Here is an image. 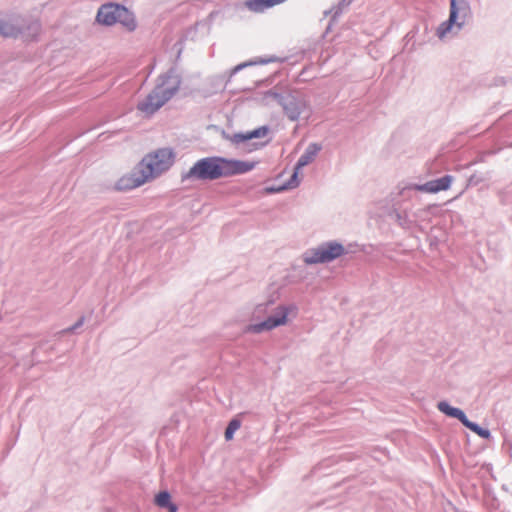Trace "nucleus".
Instances as JSON below:
<instances>
[{"mask_svg": "<svg viewBox=\"0 0 512 512\" xmlns=\"http://www.w3.org/2000/svg\"><path fill=\"white\" fill-rule=\"evenodd\" d=\"M256 163L222 157H207L197 161L186 174V178L215 180L222 177L247 173Z\"/></svg>", "mask_w": 512, "mask_h": 512, "instance_id": "obj_1", "label": "nucleus"}, {"mask_svg": "<svg viewBox=\"0 0 512 512\" xmlns=\"http://www.w3.org/2000/svg\"><path fill=\"white\" fill-rule=\"evenodd\" d=\"M180 83V78L176 75L165 76L147 97L138 103V110L146 116L152 115L174 96Z\"/></svg>", "mask_w": 512, "mask_h": 512, "instance_id": "obj_2", "label": "nucleus"}, {"mask_svg": "<svg viewBox=\"0 0 512 512\" xmlns=\"http://www.w3.org/2000/svg\"><path fill=\"white\" fill-rule=\"evenodd\" d=\"M175 161V153L170 148H159L148 153L138 164L139 173H143L150 182L170 169Z\"/></svg>", "mask_w": 512, "mask_h": 512, "instance_id": "obj_3", "label": "nucleus"}, {"mask_svg": "<svg viewBox=\"0 0 512 512\" xmlns=\"http://www.w3.org/2000/svg\"><path fill=\"white\" fill-rule=\"evenodd\" d=\"M96 20L98 23L107 26L120 23L129 31H133L136 28L133 14L124 6L114 3L102 5L98 10Z\"/></svg>", "mask_w": 512, "mask_h": 512, "instance_id": "obj_4", "label": "nucleus"}, {"mask_svg": "<svg viewBox=\"0 0 512 512\" xmlns=\"http://www.w3.org/2000/svg\"><path fill=\"white\" fill-rule=\"evenodd\" d=\"M470 15V8L465 0H451L450 15L437 29V36L443 39L452 29L453 25L461 28Z\"/></svg>", "mask_w": 512, "mask_h": 512, "instance_id": "obj_5", "label": "nucleus"}, {"mask_svg": "<svg viewBox=\"0 0 512 512\" xmlns=\"http://www.w3.org/2000/svg\"><path fill=\"white\" fill-rule=\"evenodd\" d=\"M344 253V247L341 244L329 242L315 249L309 250L304 257L306 264H317L331 262Z\"/></svg>", "mask_w": 512, "mask_h": 512, "instance_id": "obj_6", "label": "nucleus"}, {"mask_svg": "<svg viewBox=\"0 0 512 512\" xmlns=\"http://www.w3.org/2000/svg\"><path fill=\"white\" fill-rule=\"evenodd\" d=\"M438 409L446 414L449 417L457 418L465 427L479 435L484 439H488L490 437V431L488 429H484L479 425L471 422L466 417L465 413L459 408H455L450 406L447 402H439L437 405Z\"/></svg>", "mask_w": 512, "mask_h": 512, "instance_id": "obj_7", "label": "nucleus"}, {"mask_svg": "<svg viewBox=\"0 0 512 512\" xmlns=\"http://www.w3.org/2000/svg\"><path fill=\"white\" fill-rule=\"evenodd\" d=\"M147 182H149L147 177H145L143 173H139V166H137L136 171L125 174L119 178L114 185V189L120 192L129 191L138 188Z\"/></svg>", "mask_w": 512, "mask_h": 512, "instance_id": "obj_8", "label": "nucleus"}, {"mask_svg": "<svg viewBox=\"0 0 512 512\" xmlns=\"http://www.w3.org/2000/svg\"><path fill=\"white\" fill-rule=\"evenodd\" d=\"M288 308L279 307L277 308L273 316L268 317L265 321L253 325L251 327L254 332H261L264 330H270L277 326L284 325L287 322Z\"/></svg>", "mask_w": 512, "mask_h": 512, "instance_id": "obj_9", "label": "nucleus"}, {"mask_svg": "<svg viewBox=\"0 0 512 512\" xmlns=\"http://www.w3.org/2000/svg\"><path fill=\"white\" fill-rule=\"evenodd\" d=\"M23 22V19L17 16L0 17V36H18L22 33Z\"/></svg>", "mask_w": 512, "mask_h": 512, "instance_id": "obj_10", "label": "nucleus"}, {"mask_svg": "<svg viewBox=\"0 0 512 512\" xmlns=\"http://www.w3.org/2000/svg\"><path fill=\"white\" fill-rule=\"evenodd\" d=\"M319 147L315 144H312L310 145L307 150L305 151V153L303 155H301V157L299 158L297 164H296V169H295V172L292 176V180L291 182L288 184V187L290 188H293V187H296L298 184H299V181L297 180V175H298V171L303 168L304 166L308 165L309 163H311L316 154L318 153L319 151Z\"/></svg>", "mask_w": 512, "mask_h": 512, "instance_id": "obj_11", "label": "nucleus"}, {"mask_svg": "<svg viewBox=\"0 0 512 512\" xmlns=\"http://www.w3.org/2000/svg\"><path fill=\"white\" fill-rule=\"evenodd\" d=\"M452 181H453V177L446 175L442 178L429 181L423 185H418L416 187V189L418 191L427 192V193H437L439 191L449 189Z\"/></svg>", "mask_w": 512, "mask_h": 512, "instance_id": "obj_12", "label": "nucleus"}, {"mask_svg": "<svg viewBox=\"0 0 512 512\" xmlns=\"http://www.w3.org/2000/svg\"><path fill=\"white\" fill-rule=\"evenodd\" d=\"M285 1L286 0H246L244 6L253 13H262Z\"/></svg>", "mask_w": 512, "mask_h": 512, "instance_id": "obj_13", "label": "nucleus"}, {"mask_svg": "<svg viewBox=\"0 0 512 512\" xmlns=\"http://www.w3.org/2000/svg\"><path fill=\"white\" fill-rule=\"evenodd\" d=\"M267 133L268 129L266 127H260L251 132L235 134L233 139L236 143L245 142L253 138L265 137Z\"/></svg>", "mask_w": 512, "mask_h": 512, "instance_id": "obj_14", "label": "nucleus"}, {"mask_svg": "<svg viewBox=\"0 0 512 512\" xmlns=\"http://www.w3.org/2000/svg\"><path fill=\"white\" fill-rule=\"evenodd\" d=\"M155 504L162 508H168L169 512L177 511V506L171 502L170 494L166 491H162L156 495Z\"/></svg>", "mask_w": 512, "mask_h": 512, "instance_id": "obj_15", "label": "nucleus"}, {"mask_svg": "<svg viewBox=\"0 0 512 512\" xmlns=\"http://www.w3.org/2000/svg\"><path fill=\"white\" fill-rule=\"evenodd\" d=\"M241 423L237 419H233L229 422L225 430V439L227 441L233 439L234 433L240 428Z\"/></svg>", "mask_w": 512, "mask_h": 512, "instance_id": "obj_16", "label": "nucleus"}, {"mask_svg": "<svg viewBox=\"0 0 512 512\" xmlns=\"http://www.w3.org/2000/svg\"><path fill=\"white\" fill-rule=\"evenodd\" d=\"M287 114L291 120H297L301 114L299 108L292 109L290 107H286Z\"/></svg>", "mask_w": 512, "mask_h": 512, "instance_id": "obj_17", "label": "nucleus"}]
</instances>
